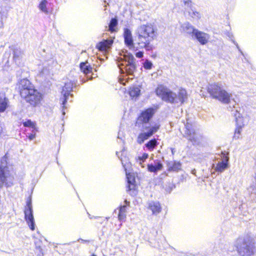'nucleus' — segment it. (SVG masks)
<instances>
[{"mask_svg": "<svg viewBox=\"0 0 256 256\" xmlns=\"http://www.w3.org/2000/svg\"><path fill=\"white\" fill-rule=\"evenodd\" d=\"M16 90L21 99L29 106L36 108L41 105L43 94L27 78H22L18 82Z\"/></svg>", "mask_w": 256, "mask_h": 256, "instance_id": "nucleus-1", "label": "nucleus"}, {"mask_svg": "<svg viewBox=\"0 0 256 256\" xmlns=\"http://www.w3.org/2000/svg\"><path fill=\"white\" fill-rule=\"evenodd\" d=\"M156 112V110L152 108H148L141 112L136 118L135 125L137 126H142V132H140L136 138L138 144H142L144 142L152 136L160 128V125L156 124L153 126L144 125L150 122Z\"/></svg>", "mask_w": 256, "mask_h": 256, "instance_id": "nucleus-2", "label": "nucleus"}, {"mask_svg": "<svg viewBox=\"0 0 256 256\" xmlns=\"http://www.w3.org/2000/svg\"><path fill=\"white\" fill-rule=\"evenodd\" d=\"M156 28L150 23L140 26L136 30L135 36V44L137 48H144L146 50L151 51L154 46L150 42L156 37Z\"/></svg>", "mask_w": 256, "mask_h": 256, "instance_id": "nucleus-3", "label": "nucleus"}, {"mask_svg": "<svg viewBox=\"0 0 256 256\" xmlns=\"http://www.w3.org/2000/svg\"><path fill=\"white\" fill-rule=\"evenodd\" d=\"M206 90L210 96L224 104H229L232 98V94L228 93L219 83L213 82L206 86Z\"/></svg>", "mask_w": 256, "mask_h": 256, "instance_id": "nucleus-4", "label": "nucleus"}, {"mask_svg": "<svg viewBox=\"0 0 256 256\" xmlns=\"http://www.w3.org/2000/svg\"><path fill=\"white\" fill-rule=\"evenodd\" d=\"M236 250L240 256H252L256 248L251 238H238L236 240Z\"/></svg>", "mask_w": 256, "mask_h": 256, "instance_id": "nucleus-5", "label": "nucleus"}, {"mask_svg": "<svg viewBox=\"0 0 256 256\" xmlns=\"http://www.w3.org/2000/svg\"><path fill=\"white\" fill-rule=\"evenodd\" d=\"M154 92L164 102L170 104L174 102L172 97L174 92L163 84H158L155 89Z\"/></svg>", "mask_w": 256, "mask_h": 256, "instance_id": "nucleus-6", "label": "nucleus"}, {"mask_svg": "<svg viewBox=\"0 0 256 256\" xmlns=\"http://www.w3.org/2000/svg\"><path fill=\"white\" fill-rule=\"evenodd\" d=\"M24 219L32 230L35 229L34 218L32 214V202L31 198L29 197L26 202L24 210Z\"/></svg>", "mask_w": 256, "mask_h": 256, "instance_id": "nucleus-7", "label": "nucleus"}, {"mask_svg": "<svg viewBox=\"0 0 256 256\" xmlns=\"http://www.w3.org/2000/svg\"><path fill=\"white\" fill-rule=\"evenodd\" d=\"M173 99L174 102L171 104H182L185 102L188 98V94L186 88H180L177 94L173 92Z\"/></svg>", "mask_w": 256, "mask_h": 256, "instance_id": "nucleus-8", "label": "nucleus"}, {"mask_svg": "<svg viewBox=\"0 0 256 256\" xmlns=\"http://www.w3.org/2000/svg\"><path fill=\"white\" fill-rule=\"evenodd\" d=\"M127 186L126 191L130 194L132 196H136L138 192V186L136 182L135 178L130 174L126 175Z\"/></svg>", "mask_w": 256, "mask_h": 256, "instance_id": "nucleus-9", "label": "nucleus"}, {"mask_svg": "<svg viewBox=\"0 0 256 256\" xmlns=\"http://www.w3.org/2000/svg\"><path fill=\"white\" fill-rule=\"evenodd\" d=\"M12 176L8 166H0V184H5L6 186H10L12 184L8 180H10Z\"/></svg>", "mask_w": 256, "mask_h": 256, "instance_id": "nucleus-10", "label": "nucleus"}, {"mask_svg": "<svg viewBox=\"0 0 256 256\" xmlns=\"http://www.w3.org/2000/svg\"><path fill=\"white\" fill-rule=\"evenodd\" d=\"M192 28V34L194 36L198 42L204 45L208 43L210 36L208 34L204 32L199 31L197 29L194 28L193 26H191Z\"/></svg>", "mask_w": 256, "mask_h": 256, "instance_id": "nucleus-11", "label": "nucleus"}, {"mask_svg": "<svg viewBox=\"0 0 256 256\" xmlns=\"http://www.w3.org/2000/svg\"><path fill=\"white\" fill-rule=\"evenodd\" d=\"M73 86V82L72 81L69 80L65 82L64 86H62V93L64 96V98L62 100V104L64 106L67 102L68 96L70 95V92L72 90Z\"/></svg>", "mask_w": 256, "mask_h": 256, "instance_id": "nucleus-12", "label": "nucleus"}, {"mask_svg": "<svg viewBox=\"0 0 256 256\" xmlns=\"http://www.w3.org/2000/svg\"><path fill=\"white\" fill-rule=\"evenodd\" d=\"M123 36L126 46L130 50H134V42L130 30L128 28H125L124 30Z\"/></svg>", "mask_w": 256, "mask_h": 256, "instance_id": "nucleus-13", "label": "nucleus"}, {"mask_svg": "<svg viewBox=\"0 0 256 256\" xmlns=\"http://www.w3.org/2000/svg\"><path fill=\"white\" fill-rule=\"evenodd\" d=\"M186 130L184 132V136L187 139L192 142H196V139L194 136L196 134V132L192 124L187 123L185 125Z\"/></svg>", "mask_w": 256, "mask_h": 256, "instance_id": "nucleus-14", "label": "nucleus"}, {"mask_svg": "<svg viewBox=\"0 0 256 256\" xmlns=\"http://www.w3.org/2000/svg\"><path fill=\"white\" fill-rule=\"evenodd\" d=\"M148 208L152 211V214L157 215L162 210L161 204L158 201H151L148 202Z\"/></svg>", "mask_w": 256, "mask_h": 256, "instance_id": "nucleus-15", "label": "nucleus"}, {"mask_svg": "<svg viewBox=\"0 0 256 256\" xmlns=\"http://www.w3.org/2000/svg\"><path fill=\"white\" fill-rule=\"evenodd\" d=\"M168 167V171L178 172L182 170V164L177 160L167 161L166 162Z\"/></svg>", "mask_w": 256, "mask_h": 256, "instance_id": "nucleus-16", "label": "nucleus"}, {"mask_svg": "<svg viewBox=\"0 0 256 256\" xmlns=\"http://www.w3.org/2000/svg\"><path fill=\"white\" fill-rule=\"evenodd\" d=\"M113 43L112 40H104L102 42H98L96 46V48L99 51L103 52L108 50L111 46Z\"/></svg>", "mask_w": 256, "mask_h": 256, "instance_id": "nucleus-17", "label": "nucleus"}, {"mask_svg": "<svg viewBox=\"0 0 256 256\" xmlns=\"http://www.w3.org/2000/svg\"><path fill=\"white\" fill-rule=\"evenodd\" d=\"M222 154L224 155V159L221 162H219L217 164L215 168L216 172H223L226 168H227L229 160L228 156L225 155L224 153H222Z\"/></svg>", "mask_w": 256, "mask_h": 256, "instance_id": "nucleus-18", "label": "nucleus"}, {"mask_svg": "<svg viewBox=\"0 0 256 256\" xmlns=\"http://www.w3.org/2000/svg\"><path fill=\"white\" fill-rule=\"evenodd\" d=\"M9 106L8 99L5 94L0 93V112H4Z\"/></svg>", "mask_w": 256, "mask_h": 256, "instance_id": "nucleus-19", "label": "nucleus"}, {"mask_svg": "<svg viewBox=\"0 0 256 256\" xmlns=\"http://www.w3.org/2000/svg\"><path fill=\"white\" fill-rule=\"evenodd\" d=\"M148 170L151 172H156L162 170L163 166L160 161L158 160L155 165L152 164H148Z\"/></svg>", "mask_w": 256, "mask_h": 256, "instance_id": "nucleus-20", "label": "nucleus"}, {"mask_svg": "<svg viewBox=\"0 0 256 256\" xmlns=\"http://www.w3.org/2000/svg\"><path fill=\"white\" fill-rule=\"evenodd\" d=\"M136 70V66L134 61V58L132 56V60L130 62H128V63L125 66V70L126 73L132 74Z\"/></svg>", "mask_w": 256, "mask_h": 256, "instance_id": "nucleus-21", "label": "nucleus"}, {"mask_svg": "<svg viewBox=\"0 0 256 256\" xmlns=\"http://www.w3.org/2000/svg\"><path fill=\"white\" fill-rule=\"evenodd\" d=\"M118 20L116 18H112L108 24V31L111 33L117 32Z\"/></svg>", "mask_w": 256, "mask_h": 256, "instance_id": "nucleus-22", "label": "nucleus"}, {"mask_svg": "<svg viewBox=\"0 0 256 256\" xmlns=\"http://www.w3.org/2000/svg\"><path fill=\"white\" fill-rule=\"evenodd\" d=\"M80 67L81 71L85 74H90L92 72V68L88 62L80 63Z\"/></svg>", "mask_w": 256, "mask_h": 256, "instance_id": "nucleus-23", "label": "nucleus"}, {"mask_svg": "<svg viewBox=\"0 0 256 256\" xmlns=\"http://www.w3.org/2000/svg\"><path fill=\"white\" fill-rule=\"evenodd\" d=\"M158 144L157 140L156 138H152L148 141L145 144L147 149L150 151H152Z\"/></svg>", "mask_w": 256, "mask_h": 256, "instance_id": "nucleus-24", "label": "nucleus"}, {"mask_svg": "<svg viewBox=\"0 0 256 256\" xmlns=\"http://www.w3.org/2000/svg\"><path fill=\"white\" fill-rule=\"evenodd\" d=\"M140 92V90L138 87H131L128 90V94L132 98L138 97Z\"/></svg>", "mask_w": 256, "mask_h": 256, "instance_id": "nucleus-25", "label": "nucleus"}, {"mask_svg": "<svg viewBox=\"0 0 256 256\" xmlns=\"http://www.w3.org/2000/svg\"><path fill=\"white\" fill-rule=\"evenodd\" d=\"M126 206H122L120 207L118 218L120 220H124L126 218Z\"/></svg>", "mask_w": 256, "mask_h": 256, "instance_id": "nucleus-26", "label": "nucleus"}, {"mask_svg": "<svg viewBox=\"0 0 256 256\" xmlns=\"http://www.w3.org/2000/svg\"><path fill=\"white\" fill-rule=\"evenodd\" d=\"M22 124L24 127L32 128L35 132L38 131L36 122L32 121L30 120H26V121L22 123Z\"/></svg>", "mask_w": 256, "mask_h": 256, "instance_id": "nucleus-27", "label": "nucleus"}, {"mask_svg": "<svg viewBox=\"0 0 256 256\" xmlns=\"http://www.w3.org/2000/svg\"><path fill=\"white\" fill-rule=\"evenodd\" d=\"M47 4L48 2L46 0H42L38 5L40 10L46 14L48 13V10L46 7Z\"/></svg>", "mask_w": 256, "mask_h": 256, "instance_id": "nucleus-28", "label": "nucleus"}, {"mask_svg": "<svg viewBox=\"0 0 256 256\" xmlns=\"http://www.w3.org/2000/svg\"><path fill=\"white\" fill-rule=\"evenodd\" d=\"M244 124H242V125H240L236 126L234 130V137L238 138H239L240 135L241 134L242 128L244 126Z\"/></svg>", "mask_w": 256, "mask_h": 256, "instance_id": "nucleus-29", "label": "nucleus"}, {"mask_svg": "<svg viewBox=\"0 0 256 256\" xmlns=\"http://www.w3.org/2000/svg\"><path fill=\"white\" fill-rule=\"evenodd\" d=\"M188 15L192 18L200 19V18L199 12L195 10L188 12Z\"/></svg>", "mask_w": 256, "mask_h": 256, "instance_id": "nucleus-30", "label": "nucleus"}, {"mask_svg": "<svg viewBox=\"0 0 256 256\" xmlns=\"http://www.w3.org/2000/svg\"><path fill=\"white\" fill-rule=\"evenodd\" d=\"M152 63L148 60H146L143 64V66L146 70H150L152 68Z\"/></svg>", "mask_w": 256, "mask_h": 256, "instance_id": "nucleus-31", "label": "nucleus"}, {"mask_svg": "<svg viewBox=\"0 0 256 256\" xmlns=\"http://www.w3.org/2000/svg\"><path fill=\"white\" fill-rule=\"evenodd\" d=\"M148 155L146 153H144L141 156H139L138 158V159L142 162H144V161L148 158Z\"/></svg>", "mask_w": 256, "mask_h": 256, "instance_id": "nucleus-32", "label": "nucleus"}, {"mask_svg": "<svg viewBox=\"0 0 256 256\" xmlns=\"http://www.w3.org/2000/svg\"><path fill=\"white\" fill-rule=\"evenodd\" d=\"M36 132H35V131H34V130H32V134H30L28 136V138L30 140H33L34 138H35V137H36Z\"/></svg>", "mask_w": 256, "mask_h": 256, "instance_id": "nucleus-33", "label": "nucleus"}, {"mask_svg": "<svg viewBox=\"0 0 256 256\" xmlns=\"http://www.w3.org/2000/svg\"><path fill=\"white\" fill-rule=\"evenodd\" d=\"M136 57L138 58H142L144 56V52L142 51H139L136 53L135 54Z\"/></svg>", "mask_w": 256, "mask_h": 256, "instance_id": "nucleus-34", "label": "nucleus"}, {"mask_svg": "<svg viewBox=\"0 0 256 256\" xmlns=\"http://www.w3.org/2000/svg\"><path fill=\"white\" fill-rule=\"evenodd\" d=\"M183 2L184 4L190 6H191L192 4V1L191 0H183Z\"/></svg>", "mask_w": 256, "mask_h": 256, "instance_id": "nucleus-35", "label": "nucleus"}, {"mask_svg": "<svg viewBox=\"0 0 256 256\" xmlns=\"http://www.w3.org/2000/svg\"><path fill=\"white\" fill-rule=\"evenodd\" d=\"M124 80V79H120V84H122L123 85H125L126 84L125 83L123 82Z\"/></svg>", "mask_w": 256, "mask_h": 256, "instance_id": "nucleus-36", "label": "nucleus"}, {"mask_svg": "<svg viewBox=\"0 0 256 256\" xmlns=\"http://www.w3.org/2000/svg\"><path fill=\"white\" fill-rule=\"evenodd\" d=\"M91 256H96V255H95L94 254H92L91 255Z\"/></svg>", "mask_w": 256, "mask_h": 256, "instance_id": "nucleus-37", "label": "nucleus"}, {"mask_svg": "<svg viewBox=\"0 0 256 256\" xmlns=\"http://www.w3.org/2000/svg\"><path fill=\"white\" fill-rule=\"evenodd\" d=\"M104 2H106V0H104Z\"/></svg>", "mask_w": 256, "mask_h": 256, "instance_id": "nucleus-38", "label": "nucleus"}]
</instances>
